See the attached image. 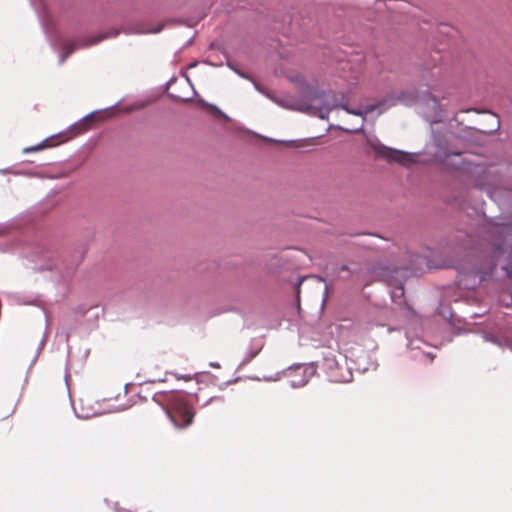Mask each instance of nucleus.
<instances>
[{
	"label": "nucleus",
	"mask_w": 512,
	"mask_h": 512,
	"mask_svg": "<svg viewBox=\"0 0 512 512\" xmlns=\"http://www.w3.org/2000/svg\"><path fill=\"white\" fill-rule=\"evenodd\" d=\"M74 50H75V47L72 44H70V43L65 44L63 47V55H62L61 61H64Z\"/></svg>",
	"instance_id": "3"
},
{
	"label": "nucleus",
	"mask_w": 512,
	"mask_h": 512,
	"mask_svg": "<svg viewBox=\"0 0 512 512\" xmlns=\"http://www.w3.org/2000/svg\"><path fill=\"white\" fill-rule=\"evenodd\" d=\"M499 128V121L497 119H495V123H494V126L493 128L490 130V132L492 131H495Z\"/></svg>",
	"instance_id": "5"
},
{
	"label": "nucleus",
	"mask_w": 512,
	"mask_h": 512,
	"mask_svg": "<svg viewBox=\"0 0 512 512\" xmlns=\"http://www.w3.org/2000/svg\"><path fill=\"white\" fill-rule=\"evenodd\" d=\"M38 149H39V147H33V148H27V149H25V151L26 152L27 151H35V150H38Z\"/></svg>",
	"instance_id": "6"
},
{
	"label": "nucleus",
	"mask_w": 512,
	"mask_h": 512,
	"mask_svg": "<svg viewBox=\"0 0 512 512\" xmlns=\"http://www.w3.org/2000/svg\"><path fill=\"white\" fill-rule=\"evenodd\" d=\"M348 267L346 265L342 266L341 270H347Z\"/></svg>",
	"instance_id": "9"
},
{
	"label": "nucleus",
	"mask_w": 512,
	"mask_h": 512,
	"mask_svg": "<svg viewBox=\"0 0 512 512\" xmlns=\"http://www.w3.org/2000/svg\"><path fill=\"white\" fill-rule=\"evenodd\" d=\"M377 157L383 158L388 162H396L408 166L413 162L412 155L403 151L395 150L381 143L371 144Z\"/></svg>",
	"instance_id": "2"
},
{
	"label": "nucleus",
	"mask_w": 512,
	"mask_h": 512,
	"mask_svg": "<svg viewBox=\"0 0 512 512\" xmlns=\"http://www.w3.org/2000/svg\"><path fill=\"white\" fill-rule=\"evenodd\" d=\"M166 400V413L177 428H187L193 423L195 416L194 407L188 402L187 397L182 392H170Z\"/></svg>",
	"instance_id": "1"
},
{
	"label": "nucleus",
	"mask_w": 512,
	"mask_h": 512,
	"mask_svg": "<svg viewBox=\"0 0 512 512\" xmlns=\"http://www.w3.org/2000/svg\"><path fill=\"white\" fill-rule=\"evenodd\" d=\"M505 270L507 271L508 274H512V264L510 265V268H505Z\"/></svg>",
	"instance_id": "7"
},
{
	"label": "nucleus",
	"mask_w": 512,
	"mask_h": 512,
	"mask_svg": "<svg viewBox=\"0 0 512 512\" xmlns=\"http://www.w3.org/2000/svg\"><path fill=\"white\" fill-rule=\"evenodd\" d=\"M397 289H398V290H400V291H401V295H403V293H404V292H403V287H402V286H399V287H397Z\"/></svg>",
	"instance_id": "8"
},
{
	"label": "nucleus",
	"mask_w": 512,
	"mask_h": 512,
	"mask_svg": "<svg viewBox=\"0 0 512 512\" xmlns=\"http://www.w3.org/2000/svg\"><path fill=\"white\" fill-rule=\"evenodd\" d=\"M343 108L350 114H354V115H362V111L360 110H350L348 107L346 106H343Z\"/></svg>",
	"instance_id": "4"
}]
</instances>
